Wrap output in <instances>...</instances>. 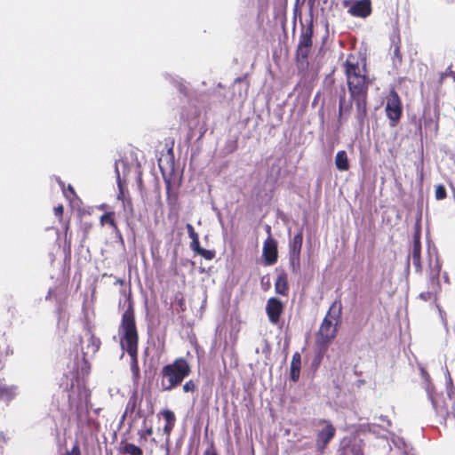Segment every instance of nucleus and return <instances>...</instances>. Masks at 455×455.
I'll use <instances>...</instances> for the list:
<instances>
[{"label":"nucleus","instance_id":"16","mask_svg":"<svg viewBox=\"0 0 455 455\" xmlns=\"http://www.w3.org/2000/svg\"><path fill=\"white\" fill-rule=\"evenodd\" d=\"M301 367V355L299 352H295L292 355L291 368H290V379L293 382H297L299 379Z\"/></svg>","mask_w":455,"mask_h":455},{"label":"nucleus","instance_id":"23","mask_svg":"<svg viewBox=\"0 0 455 455\" xmlns=\"http://www.w3.org/2000/svg\"><path fill=\"white\" fill-rule=\"evenodd\" d=\"M122 452L129 455H143L141 448L132 443H125L122 447Z\"/></svg>","mask_w":455,"mask_h":455},{"label":"nucleus","instance_id":"5","mask_svg":"<svg viewBox=\"0 0 455 455\" xmlns=\"http://www.w3.org/2000/svg\"><path fill=\"white\" fill-rule=\"evenodd\" d=\"M142 399H140L138 394L134 392L126 403V407L123 415V419L130 416L133 420L141 418H147L154 414V404L150 397L146 399V409L141 407Z\"/></svg>","mask_w":455,"mask_h":455},{"label":"nucleus","instance_id":"32","mask_svg":"<svg viewBox=\"0 0 455 455\" xmlns=\"http://www.w3.org/2000/svg\"><path fill=\"white\" fill-rule=\"evenodd\" d=\"M190 249L195 251L196 253H198L202 247L200 246L199 237L196 239H192L190 242Z\"/></svg>","mask_w":455,"mask_h":455},{"label":"nucleus","instance_id":"2","mask_svg":"<svg viewBox=\"0 0 455 455\" xmlns=\"http://www.w3.org/2000/svg\"><path fill=\"white\" fill-rule=\"evenodd\" d=\"M120 345L131 358V371L135 379L140 378L139 367V332L136 325L135 311L131 296L128 297V307L122 315L118 328Z\"/></svg>","mask_w":455,"mask_h":455},{"label":"nucleus","instance_id":"6","mask_svg":"<svg viewBox=\"0 0 455 455\" xmlns=\"http://www.w3.org/2000/svg\"><path fill=\"white\" fill-rule=\"evenodd\" d=\"M403 102L397 92L392 88L386 96L385 113L390 127H395L403 116Z\"/></svg>","mask_w":455,"mask_h":455},{"label":"nucleus","instance_id":"34","mask_svg":"<svg viewBox=\"0 0 455 455\" xmlns=\"http://www.w3.org/2000/svg\"><path fill=\"white\" fill-rule=\"evenodd\" d=\"M186 228L191 240L199 237L198 234L195 231L194 227L191 224L188 223Z\"/></svg>","mask_w":455,"mask_h":455},{"label":"nucleus","instance_id":"41","mask_svg":"<svg viewBox=\"0 0 455 455\" xmlns=\"http://www.w3.org/2000/svg\"><path fill=\"white\" fill-rule=\"evenodd\" d=\"M394 55L399 59V60H402V54L400 52V47L398 45L395 46L394 51Z\"/></svg>","mask_w":455,"mask_h":455},{"label":"nucleus","instance_id":"3","mask_svg":"<svg viewBox=\"0 0 455 455\" xmlns=\"http://www.w3.org/2000/svg\"><path fill=\"white\" fill-rule=\"evenodd\" d=\"M341 315L342 302L340 298H338L330 306L316 333L315 344L320 350H325L328 345L336 337L337 325L340 323Z\"/></svg>","mask_w":455,"mask_h":455},{"label":"nucleus","instance_id":"18","mask_svg":"<svg viewBox=\"0 0 455 455\" xmlns=\"http://www.w3.org/2000/svg\"><path fill=\"white\" fill-rule=\"evenodd\" d=\"M335 165L340 172H346L349 169V162L347 154L345 150L338 151L335 157Z\"/></svg>","mask_w":455,"mask_h":455},{"label":"nucleus","instance_id":"43","mask_svg":"<svg viewBox=\"0 0 455 455\" xmlns=\"http://www.w3.org/2000/svg\"><path fill=\"white\" fill-rule=\"evenodd\" d=\"M434 123V120L431 116H429L428 118H424V124L425 126H428L430 124H432Z\"/></svg>","mask_w":455,"mask_h":455},{"label":"nucleus","instance_id":"11","mask_svg":"<svg viewBox=\"0 0 455 455\" xmlns=\"http://www.w3.org/2000/svg\"><path fill=\"white\" fill-rule=\"evenodd\" d=\"M348 13L353 17L367 18L371 14V0H357L351 4L348 8Z\"/></svg>","mask_w":455,"mask_h":455},{"label":"nucleus","instance_id":"51","mask_svg":"<svg viewBox=\"0 0 455 455\" xmlns=\"http://www.w3.org/2000/svg\"><path fill=\"white\" fill-rule=\"evenodd\" d=\"M83 342H84L83 339H82V338H80V339H79V344L81 345Z\"/></svg>","mask_w":455,"mask_h":455},{"label":"nucleus","instance_id":"48","mask_svg":"<svg viewBox=\"0 0 455 455\" xmlns=\"http://www.w3.org/2000/svg\"><path fill=\"white\" fill-rule=\"evenodd\" d=\"M265 286H267V287L265 288V290L268 289V288H269V286H270V283H269V282H267V283H265Z\"/></svg>","mask_w":455,"mask_h":455},{"label":"nucleus","instance_id":"22","mask_svg":"<svg viewBox=\"0 0 455 455\" xmlns=\"http://www.w3.org/2000/svg\"><path fill=\"white\" fill-rule=\"evenodd\" d=\"M289 265L291 271L293 274H299L300 272V254L289 253Z\"/></svg>","mask_w":455,"mask_h":455},{"label":"nucleus","instance_id":"25","mask_svg":"<svg viewBox=\"0 0 455 455\" xmlns=\"http://www.w3.org/2000/svg\"><path fill=\"white\" fill-rule=\"evenodd\" d=\"M447 193L446 188L443 184H439L435 187V197L436 200H443L446 198Z\"/></svg>","mask_w":455,"mask_h":455},{"label":"nucleus","instance_id":"33","mask_svg":"<svg viewBox=\"0 0 455 455\" xmlns=\"http://www.w3.org/2000/svg\"><path fill=\"white\" fill-rule=\"evenodd\" d=\"M54 214L59 217V220L60 222H62L63 221V212H64V207L62 204H59L58 206L54 207Z\"/></svg>","mask_w":455,"mask_h":455},{"label":"nucleus","instance_id":"40","mask_svg":"<svg viewBox=\"0 0 455 455\" xmlns=\"http://www.w3.org/2000/svg\"><path fill=\"white\" fill-rule=\"evenodd\" d=\"M164 182H165V185H166L167 197L169 199L170 196H171L172 182H171V180L167 179V178H164Z\"/></svg>","mask_w":455,"mask_h":455},{"label":"nucleus","instance_id":"19","mask_svg":"<svg viewBox=\"0 0 455 455\" xmlns=\"http://www.w3.org/2000/svg\"><path fill=\"white\" fill-rule=\"evenodd\" d=\"M411 259L415 270L421 272V244L412 243Z\"/></svg>","mask_w":455,"mask_h":455},{"label":"nucleus","instance_id":"49","mask_svg":"<svg viewBox=\"0 0 455 455\" xmlns=\"http://www.w3.org/2000/svg\"><path fill=\"white\" fill-rule=\"evenodd\" d=\"M265 286H267V287L265 288V290L268 289V288H269V286H270V283H269V282H267V283H265Z\"/></svg>","mask_w":455,"mask_h":455},{"label":"nucleus","instance_id":"36","mask_svg":"<svg viewBox=\"0 0 455 455\" xmlns=\"http://www.w3.org/2000/svg\"><path fill=\"white\" fill-rule=\"evenodd\" d=\"M118 188H119V193L117 195V199L120 201H123L124 198H127V196L125 195L124 187L120 180H118Z\"/></svg>","mask_w":455,"mask_h":455},{"label":"nucleus","instance_id":"13","mask_svg":"<svg viewBox=\"0 0 455 455\" xmlns=\"http://www.w3.org/2000/svg\"><path fill=\"white\" fill-rule=\"evenodd\" d=\"M429 283L432 286L431 291H424L419 294V298L425 301L428 300H435L437 299V293L441 290L440 281H439V274L432 275L429 278Z\"/></svg>","mask_w":455,"mask_h":455},{"label":"nucleus","instance_id":"44","mask_svg":"<svg viewBox=\"0 0 455 455\" xmlns=\"http://www.w3.org/2000/svg\"><path fill=\"white\" fill-rule=\"evenodd\" d=\"M68 191H70L72 194H75V190L71 185L68 187Z\"/></svg>","mask_w":455,"mask_h":455},{"label":"nucleus","instance_id":"38","mask_svg":"<svg viewBox=\"0 0 455 455\" xmlns=\"http://www.w3.org/2000/svg\"><path fill=\"white\" fill-rule=\"evenodd\" d=\"M412 243L421 244L420 243V228L418 227L415 233L413 234V242Z\"/></svg>","mask_w":455,"mask_h":455},{"label":"nucleus","instance_id":"30","mask_svg":"<svg viewBox=\"0 0 455 455\" xmlns=\"http://www.w3.org/2000/svg\"><path fill=\"white\" fill-rule=\"evenodd\" d=\"M446 76H451L453 78V80L455 81V71H453L451 69V66L448 67L445 70V72L442 73L441 74V76H440V84H443V80L445 79Z\"/></svg>","mask_w":455,"mask_h":455},{"label":"nucleus","instance_id":"26","mask_svg":"<svg viewBox=\"0 0 455 455\" xmlns=\"http://www.w3.org/2000/svg\"><path fill=\"white\" fill-rule=\"evenodd\" d=\"M197 254L202 256L206 260H212L215 258L216 252L213 250H206L202 248Z\"/></svg>","mask_w":455,"mask_h":455},{"label":"nucleus","instance_id":"10","mask_svg":"<svg viewBox=\"0 0 455 455\" xmlns=\"http://www.w3.org/2000/svg\"><path fill=\"white\" fill-rule=\"evenodd\" d=\"M262 256H263L265 264L267 266L274 265L277 261V258H278L277 243L274 238L269 236L264 242Z\"/></svg>","mask_w":455,"mask_h":455},{"label":"nucleus","instance_id":"15","mask_svg":"<svg viewBox=\"0 0 455 455\" xmlns=\"http://www.w3.org/2000/svg\"><path fill=\"white\" fill-rule=\"evenodd\" d=\"M311 48H306L297 45L295 52V60L299 68L306 69L308 68V56L310 55Z\"/></svg>","mask_w":455,"mask_h":455},{"label":"nucleus","instance_id":"7","mask_svg":"<svg viewBox=\"0 0 455 455\" xmlns=\"http://www.w3.org/2000/svg\"><path fill=\"white\" fill-rule=\"evenodd\" d=\"M324 427L316 433L315 446L318 451L323 452L329 443L336 435V428L329 420H321Z\"/></svg>","mask_w":455,"mask_h":455},{"label":"nucleus","instance_id":"53","mask_svg":"<svg viewBox=\"0 0 455 455\" xmlns=\"http://www.w3.org/2000/svg\"><path fill=\"white\" fill-rule=\"evenodd\" d=\"M70 400H71V395H68V401L70 402Z\"/></svg>","mask_w":455,"mask_h":455},{"label":"nucleus","instance_id":"39","mask_svg":"<svg viewBox=\"0 0 455 455\" xmlns=\"http://www.w3.org/2000/svg\"><path fill=\"white\" fill-rule=\"evenodd\" d=\"M174 425L175 424H168L166 423L165 426L164 427V433L167 435V436H170L173 427H174Z\"/></svg>","mask_w":455,"mask_h":455},{"label":"nucleus","instance_id":"37","mask_svg":"<svg viewBox=\"0 0 455 455\" xmlns=\"http://www.w3.org/2000/svg\"><path fill=\"white\" fill-rule=\"evenodd\" d=\"M204 455H219L213 442H212L210 447L204 451Z\"/></svg>","mask_w":455,"mask_h":455},{"label":"nucleus","instance_id":"14","mask_svg":"<svg viewBox=\"0 0 455 455\" xmlns=\"http://www.w3.org/2000/svg\"><path fill=\"white\" fill-rule=\"evenodd\" d=\"M275 291L283 297L289 295L288 275L283 269L280 270L277 275L275 282Z\"/></svg>","mask_w":455,"mask_h":455},{"label":"nucleus","instance_id":"17","mask_svg":"<svg viewBox=\"0 0 455 455\" xmlns=\"http://www.w3.org/2000/svg\"><path fill=\"white\" fill-rule=\"evenodd\" d=\"M303 243V229L299 228L297 234L290 240L289 253L300 254Z\"/></svg>","mask_w":455,"mask_h":455},{"label":"nucleus","instance_id":"31","mask_svg":"<svg viewBox=\"0 0 455 455\" xmlns=\"http://www.w3.org/2000/svg\"><path fill=\"white\" fill-rule=\"evenodd\" d=\"M153 434L152 427H149L144 430H140L138 432L140 440H146L147 436H150Z\"/></svg>","mask_w":455,"mask_h":455},{"label":"nucleus","instance_id":"45","mask_svg":"<svg viewBox=\"0 0 455 455\" xmlns=\"http://www.w3.org/2000/svg\"><path fill=\"white\" fill-rule=\"evenodd\" d=\"M315 0H308V4L312 7L315 4Z\"/></svg>","mask_w":455,"mask_h":455},{"label":"nucleus","instance_id":"20","mask_svg":"<svg viewBox=\"0 0 455 455\" xmlns=\"http://www.w3.org/2000/svg\"><path fill=\"white\" fill-rule=\"evenodd\" d=\"M16 395V387L0 386V400L10 403Z\"/></svg>","mask_w":455,"mask_h":455},{"label":"nucleus","instance_id":"47","mask_svg":"<svg viewBox=\"0 0 455 455\" xmlns=\"http://www.w3.org/2000/svg\"><path fill=\"white\" fill-rule=\"evenodd\" d=\"M435 131L438 130V121H435Z\"/></svg>","mask_w":455,"mask_h":455},{"label":"nucleus","instance_id":"21","mask_svg":"<svg viewBox=\"0 0 455 455\" xmlns=\"http://www.w3.org/2000/svg\"><path fill=\"white\" fill-rule=\"evenodd\" d=\"M100 223L101 226L108 224L115 231L118 230L117 224L116 222L115 212H108L100 216Z\"/></svg>","mask_w":455,"mask_h":455},{"label":"nucleus","instance_id":"8","mask_svg":"<svg viewBox=\"0 0 455 455\" xmlns=\"http://www.w3.org/2000/svg\"><path fill=\"white\" fill-rule=\"evenodd\" d=\"M84 338L86 339L85 350L82 348L83 360L86 361L87 356H93L99 351L101 341L96 337L92 327L86 324L84 327Z\"/></svg>","mask_w":455,"mask_h":455},{"label":"nucleus","instance_id":"28","mask_svg":"<svg viewBox=\"0 0 455 455\" xmlns=\"http://www.w3.org/2000/svg\"><path fill=\"white\" fill-rule=\"evenodd\" d=\"M162 415L164 419L166 420V423L175 424L176 418L173 411H172L171 410H164L162 411Z\"/></svg>","mask_w":455,"mask_h":455},{"label":"nucleus","instance_id":"9","mask_svg":"<svg viewBox=\"0 0 455 455\" xmlns=\"http://www.w3.org/2000/svg\"><path fill=\"white\" fill-rule=\"evenodd\" d=\"M284 310V304L275 297H271L266 304V313L272 324H277Z\"/></svg>","mask_w":455,"mask_h":455},{"label":"nucleus","instance_id":"4","mask_svg":"<svg viewBox=\"0 0 455 455\" xmlns=\"http://www.w3.org/2000/svg\"><path fill=\"white\" fill-rule=\"evenodd\" d=\"M191 373L188 362L183 358H176L172 363L166 364L161 371V387L164 391H171L179 386Z\"/></svg>","mask_w":455,"mask_h":455},{"label":"nucleus","instance_id":"12","mask_svg":"<svg viewBox=\"0 0 455 455\" xmlns=\"http://www.w3.org/2000/svg\"><path fill=\"white\" fill-rule=\"evenodd\" d=\"M313 36H314V23L313 20H310L306 28H302L298 45L306 48H311L313 46Z\"/></svg>","mask_w":455,"mask_h":455},{"label":"nucleus","instance_id":"50","mask_svg":"<svg viewBox=\"0 0 455 455\" xmlns=\"http://www.w3.org/2000/svg\"><path fill=\"white\" fill-rule=\"evenodd\" d=\"M348 4H349V1H345L344 2V6H348Z\"/></svg>","mask_w":455,"mask_h":455},{"label":"nucleus","instance_id":"42","mask_svg":"<svg viewBox=\"0 0 455 455\" xmlns=\"http://www.w3.org/2000/svg\"><path fill=\"white\" fill-rule=\"evenodd\" d=\"M92 227V225L91 223H87V222L84 223L83 224L84 232L85 234H87L91 230Z\"/></svg>","mask_w":455,"mask_h":455},{"label":"nucleus","instance_id":"24","mask_svg":"<svg viewBox=\"0 0 455 455\" xmlns=\"http://www.w3.org/2000/svg\"><path fill=\"white\" fill-rule=\"evenodd\" d=\"M64 235H65V246L68 248V251H70L71 249V235L68 236V230L70 228V220H67L64 223Z\"/></svg>","mask_w":455,"mask_h":455},{"label":"nucleus","instance_id":"27","mask_svg":"<svg viewBox=\"0 0 455 455\" xmlns=\"http://www.w3.org/2000/svg\"><path fill=\"white\" fill-rule=\"evenodd\" d=\"M122 203H123L124 209L125 211H128L131 214H133L134 207H133L132 197L129 195L127 196V198H124Z\"/></svg>","mask_w":455,"mask_h":455},{"label":"nucleus","instance_id":"1","mask_svg":"<svg viewBox=\"0 0 455 455\" xmlns=\"http://www.w3.org/2000/svg\"><path fill=\"white\" fill-rule=\"evenodd\" d=\"M349 100L347 101L345 92L339 98V117L348 116L353 104L355 107V119L362 129L368 124V92L373 79L367 74L366 66L360 67L359 62L352 54L348 55L342 64Z\"/></svg>","mask_w":455,"mask_h":455},{"label":"nucleus","instance_id":"52","mask_svg":"<svg viewBox=\"0 0 455 455\" xmlns=\"http://www.w3.org/2000/svg\"><path fill=\"white\" fill-rule=\"evenodd\" d=\"M116 172H117V176L119 177V170H118V168L116 167Z\"/></svg>","mask_w":455,"mask_h":455},{"label":"nucleus","instance_id":"29","mask_svg":"<svg viewBox=\"0 0 455 455\" xmlns=\"http://www.w3.org/2000/svg\"><path fill=\"white\" fill-rule=\"evenodd\" d=\"M182 388L185 393H194L196 390V385L192 379H189L183 385Z\"/></svg>","mask_w":455,"mask_h":455},{"label":"nucleus","instance_id":"35","mask_svg":"<svg viewBox=\"0 0 455 455\" xmlns=\"http://www.w3.org/2000/svg\"><path fill=\"white\" fill-rule=\"evenodd\" d=\"M66 455H81V451L78 443L76 442L71 451H67Z\"/></svg>","mask_w":455,"mask_h":455},{"label":"nucleus","instance_id":"46","mask_svg":"<svg viewBox=\"0 0 455 455\" xmlns=\"http://www.w3.org/2000/svg\"><path fill=\"white\" fill-rule=\"evenodd\" d=\"M73 387H74V383H73V382H71V384L69 385V387H68V386H67L66 390H68L69 388H70V389H72V388H73Z\"/></svg>","mask_w":455,"mask_h":455}]
</instances>
